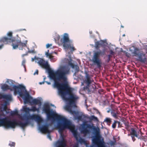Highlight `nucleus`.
<instances>
[{
  "instance_id": "obj_30",
  "label": "nucleus",
  "mask_w": 147,
  "mask_h": 147,
  "mask_svg": "<svg viewBox=\"0 0 147 147\" xmlns=\"http://www.w3.org/2000/svg\"><path fill=\"white\" fill-rule=\"evenodd\" d=\"M115 142L116 141L115 140L114 141L110 140L109 142V143L111 146H112L115 145Z\"/></svg>"
},
{
  "instance_id": "obj_14",
  "label": "nucleus",
  "mask_w": 147,
  "mask_h": 147,
  "mask_svg": "<svg viewBox=\"0 0 147 147\" xmlns=\"http://www.w3.org/2000/svg\"><path fill=\"white\" fill-rule=\"evenodd\" d=\"M4 116V114H0V126H4L7 127L8 119L7 118L1 119V116Z\"/></svg>"
},
{
  "instance_id": "obj_47",
  "label": "nucleus",
  "mask_w": 147,
  "mask_h": 147,
  "mask_svg": "<svg viewBox=\"0 0 147 147\" xmlns=\"http://www.w3.org/2000/svg\"><path fill=\"white\" fill-rule=\"evenodd\" d=\"M45 82V81H43V82H39V84H40L41 85L42 84H44Z\"/></svg>"
},
{
  "instance_id": "obj_20",
  "label": "nucleus",
  "mask_w": 147,
  "mask_h": 147,
  "mask_svg": "<svg viewBox=\"0 0 147 147\" xmlns=\"http://www.w3.org/2000/svg\"><path fill=\"white\" fill-rule=\"evenodd\" d=\"M31 103L35 105L39 104L40 105H41V104L40 100L36 99H33L31 102Z\"/></svg>"
},
{
  "instance_id": "obj_34",
  "label": "nucleus",
  "mask_w": 147,
  "mask_h": 147,
  "mask_svg": "<svg viewBox=\"0 0 147 147\" xmlns=\"http://www.w3.org/2000/svg\"><path fill=\"white\" fill-rule=\"evenodd\" d=\"M30 111L35 112L36 110V108L35 106L32 107L31 109H30Z\"/></svg>"
},
{
  "instance_id": "obj_3",
  "label": "nucleus",
  "mask_w": 147,
  "mask_h": 147,
  "mask_svg": "<svg viewBox=\"0 0 147 147\" xmlns=\"http://www.w3.org/2000/svg\"><path fill=\"white\" fill-rule=\"evenodd\" d=\"M79 129L81 134H86L91 133L92 144L90 147H98L96 144L97 142H98L101 146L104 145L103 139H99L100 137V129L98 127L92 124L88 123L86 121H85L80 125Z\"/></svg>"
},
{
  "instance_id": "obj_31",
  "label": "nucleus",
  "mask_w": 147,
  "mask_h": 147,
  "mask_svg": "<svg viewBox=\"0 0 147 147\" xmlns=\"http://www.w3.org/2000/svg\"><path fill=\"white\" fill-rule=\"evenodd\" d=\"M104 121H105L107 123H110L111 122V120L110 118H106L104 120Z\"/></svg>"
},
{
  "instance_id": "obj_35",
  "label": "nucleus",
  "mask_w": 147,
  "mask_h": 147,
  "mask_svg": "<svg viewBox=\"0 0 147 147\" xmlns=\"http://www.w3.org/2000/svg\"><path fill=\"white\" fill-rule=\"evenodd\" d=\"M99 45H100V42L99 41H97L95 42V47L96 48L98 47Z\"/></svg>"
},
{
  "instance_id": "obj_4",
  "label": "nucleus",
  "mask_w": 147,
  "mask_h": 147,
  "mask_svg": "<svg viewBox=\"0 0 147 147\" xmlns=\"http://www.w3.org/2000/svg\"><path fill=\"white\" fill-rule=\"evenodd\" d=\"M22 120H25L24 122L20 121H17L16 120H11L8 119L7 121V127L14 128L17 125L19 126L22 128H24L26 126L30 123V120H34L38 123L42 122L43 120L42 118L38 115L33 114L32 115H24L21 117Z\"/></svg>"
},
{
  "instance_id": "obj_25",
  "label": "nucleus",
  "mask_w": 147,
  "mask_h": 147,
  "mask_svg": "<svg viewBox=\"0 0 147 147\" xmlns=\"http://www.w3.org/2000/svg\"><path fill=\"white\" fill-rule=\"evenodd\" d=\"M116 123H118V125L119 126V124L120 123V122L117 121H114V123L112 125V127L113 128H115Z\"/></svg>"
},
{
  "instance_id": "obj_11",
  "label": "nucleus",
  "mask_w": 147,
  "mask_h": 147,
  "mask_svg": "<svg viewBox=\"0 0 147 147\" xmlns=\"http://www.w3.org/2000/svg\"><path fill=\"white\" fill-rule=\"evenodd\" d=\"M49 124H45L40 127L39 129L43 133H49L51 132V131L49 129Z\"/></svg>"
},
{
  "instance_id": "obj_32",
  "label": "nucleus",
  "mask_w": 147,
  "mask_h": 147,
  "mask_svg": "<svg viewBox=\"0 0 147 147\" xmlns=\"http://www.w3.org/2000/svg\"><path fill=\"white\" fill-rule=\"evenodd\" d=\"M3 42L1 41V38L0 39V49H1L3 47Z\"/></svg>"
},
{
  "instance_id": "obj_8",
  "label": "nucleus",
  "mask_w": 147,
  "mask_h": 147,
  "mask_svg": "<svg viewBox=\"0 0 147 147\" xmlns=\"http://www.w3.org/2000/svg\"><path fill=\"white\" fill-rule=\"evenodd\" d=\"M106 50L105 49L102 51L100 50L94 51L93 55L91 60L94 65H96L97 68L100 69L102 66V63L100 57L101 55H104L105 53Z\"/></svg>"
},
{
  "instance_id": "obj_52",
  "label": "nucleus",
  "mask_w": 147,
  "mask_h": 147,
  "mask_svg": "<svg viewBox=\"0 0 147 147\" xmlns=\"http://www.w3.org/2000/svg\"><path fill=\"white\" fill-rule=\"evenodd\" d=\"M111 111V109H109V110H108L107 111V113H109Z\"/></svg>"
},
{
  "instance_id": "obj_42",
  "label": "nucleus",
  "mask_w": 147,
  "mask_h": 147,
  "mask_svg": "<svg viewBox=\"0 0 147 147\" xmlns=\"http://www.w3.org/2000/svg\"><path fill=\"white\" fill-rule=\"evenodd\" d=\"M114 53L113 52L112 50H110V54L111 55H113Z\"/></svg>"
},
{
  "instance_id": "obj_38",
  "label": "nucleus",
  "mask_w": 147,
  "mask_h": 147,
  "mask_svg": "<svg viewBox=\"0 0 147 147\" xmlns=\"http://www.w3.org/2000/svg\"><path fill=\"white\" fill-rule=\"evenodd\" d=\"M143 141L145 142H147V137L146 136H144L143 137Z\"/></svg>"
},
{
  "instance_id": "obj_60",
  "label": "nucleus",
  "mask_w": 147,
  "mask_h": 147,
  "mask_svg": "<svg viewBox=\"0 0 147 147\" xmlns=\"http://www.w3.org/2000/svg\"><path fill=\"white\" fill-rule=\"evenodd\" d=\"M121 27H122V28H123V26H121Z\"/></svg>"
},
{
  "instance_id": "obj_5",
  "label": "nucleus",
  "mask_w": 147,
  "mask_h": 147,
  "mask_svg": "<svg viewBox=\"0 0 147 147\" xmlns=\"http://www.w3.org/2000/svg\"><path fill=\"white\" fill-rule=\"evenodd\" d=\"M61 41L63 44L64 49L66 51H70L66 55V58L65 60V63H68L69 65L73 68L74 63H72V59L71 55L73 54L74 47L71 46V42L69 39L68 34L65 33L63 38L61 39Z\"/></svg>"
},
{
  "instance_id": "obj_22",
  "label": "nucleus",
  "mask_w": 147,
  "mask_h": 147,
  "mask_svg": "<svg viewBox=\"0 0 147 147\" xmlns=\"http://www.w3.org/2000/svg\"><path fill=\"white\" fill-rule=\"evenodd\" d=\"M49 50H48L47 52H46L45 53V55L47 57H49L51 60L53 59L54 57L51 54L49 53Z\"/></svg>"
},
{
  "instance_id": "obj_18",
  "label": "nucleus",
  "mask_w": 147,
  "mask_h": 147,
  "mask_svg": "<svg viewBox=\"0 0 147 147\" xmlns=\"http://www.w3.org/2000/svg\"><path fill=\"white\" fill-rule=\"evenodd\" d=\"M120 113V112L117 110H115L114 109L111 110V115L114 118H117V115H119Z\"/></svg>"
},
{
  "instance_id": "obj_58",
  "label": "nucleus",
  "mask_w": 147,
  "mask_h": 147,
  "mask_svg": "<svg viewBox=\"0 0 147 147\" xmlns=\"http://www.w3.org/2000/svg\"><path fill=\"white\" fill-rule=\"evenodd\" d=\"M125 36V34H123V36Z\"/></svg>"
},
{
  "instance_id": "obj_1",
  "label": "nucleus",
  "mask_w": 147,
  "mask_h": 147,
  "mask_svg": "<svg viewBox=\"0 0 147 147\" xmlns=\"http://www.w3.org/2000/svg\"><path fill=\"white\" fill-rule=\"evenodd\" d=\"M38 60V64L42 68L47 70L50 78L54 81V86L58 88L59 94L67 102L65 107V110L74 115V110L72 109L74 107V94L72 93L71 89L67 83L61 84L58 82L61 80L66 81V75L69 72V69L66 70L65 67H63L54 72L50 68L47 61L39 58Z\"/></svg>"
},
{
  "instance_id": "obj_57",
  "label": "nucleus",
  "mask_w": 147,
  "mask_h": 147,
  "mask_svg": "<svg viewBox=\"0 0 147 147\" xmlns=\"http://www.w3.org/2000/svg\"><path fill=\"white\" fill-rule=\"evenodd\" d=\"M84 85L83 83V82H82V83L81 85Z\"/></svg>"
},
{
  "instance_id": "obj_15",
  "label": "nucleus",
  "mask_w": 147,
  "mask_h": 147,
  "mask_svg": "<svg viewBox=\"0 0 147 147\" xmlns=\"http://www.w3.org/2000/svg\"><path fill=\"white\" fill-rule=\"evenodd\" d=\"M23 99L24 103L25 104L31 103V102L30 101V100L32 99V97L29 95V94L28 92H26L25 94V97Z\"/></svg>"
},
{
  "instance_id": "obj_36",
  "label": "nucleus",
  "mask_w": 147,
  "mask_h": 147,
  "mask_svg": "<svg viewBox=\"0 0 147 147\" xmlns=\"http://www.w3.org/2000/svg\"><path fill=\"white\" fill-rule=\"evenodd\" d=\"M80 97L74 94V102L75 103V100H78L79 99Z\"/></svg>"
},
{
  "instance_id": "obj_55",
  "label": "nucleus",
  "mask_w": 147,
  "mask_h": 147,
  "mask_svg": "<svg viewBox=\"0 0 147 147\" xmlns=\"http://www.w3.org/2000/svg\"><path fill=\"white\" fill-rule=\"evenodd\" d=\"M36 111H37L38 112V111H39V108H36Z\"/></svg>"
},
{
  "instance_id": "obj_27",
  "label": "nucleus",
  "mask_w": 147,
  "mask_h": 147,
  "mask_svg": "<svg viewBox=\"0 0 147 147\" xmlns=\"http://www.w3.org/2000/svg\"><path fill=\"white\" fill-rule=\"evenodd\" d=\"M23 111L25 112L26 113H28L30 111V109L28 107H24L23 108Z\"/></svg>"
},
{
  "instance_id": "obj_51",
  "label": "nucleus",
  "mask_w": 147,
  "mask_h": 147,
  "mask_svg": "<svg viewBox=\"0 0 147 147\" xmlns=\"http://www.w3.org/2000/svg\"><path fill=\"white\" fill-rule=\"evenodd\" d=\"M143 137H140V139L141 140H143Z\"/></svg>"
},
{
  "instance_id": "obj_41",
  "label": "nucleus",
  "mask_w": 147,
  "mask_h": 147,
  "mask_svg": "<svg viewBox=\"0 0 147 147\" xmlns=\"http://www.w3.org/2000/svg\"><path fill=\"white\" fill-rule=\"evenodd\" d=\"M52 46V44H48L46 45V47L47 48H49L50 46Z\"/></svg>"
},
{
  "instance_id": "obj_39",
  "label": "nucleus",
  "mask_w": 147,
  "mask_h": 147,
  "mask_svg": "<svg viewBox=\"0 0 147 147\" xmlns=\"http://www.w3.org/2000/svg\"><path fill=\"white\" fill-rule=\"evenodd\" d=\"M28 53H35V52L34 50H28Z\"/></svg>"
},
{
  "instance_id": "obj_33",
  "label": "nucleus",
  "mask_w": 147,
  "mask_h": 147,
  "mask_svg": "<svg viewBox=\"0 0 147 147\" xmlns=\"http://www.w3.org/2000/svg\"><path fill=\"white\" fill-rule=\"evenodd\" d=\"M26 62V61L25 59H24L22 61V65L23 66L24 68H25V69H26V65H25Z\"/></svg>"
},
{
  "instance_id": "obj_49",
  "label": "nucleus",
  "mask_w": 147,
  "mask_h": 147,
  "mask_svg": "<svg viewBox=\"0 0 147 147\" xmlns=\"http://www.w3.org/2000/svg\"><path fill=\"white\" fill-rule=\"evenodd\" d=\"M7 108V106L6 105H5L4 107V110H5Z\"/></svg>"
},
{
  "instance_id": "obj_40",
  "label": "nucleus",
  "mask_w": 147,
  "mask_h": 147,
  "mask_svg": "<svg viewBox=\"0 0 147 147\" xmlns=\"http://www.w3.org/2000/svg\"><path fill=\"white\" fill-rule=\"evenodd\" d=\"M38 58L36 57L35 56L34 58H32V61H33L35 59L38 60Z\"/></svg>"
},
{
  "instance_id": "obj_28",
  "label": "nucleus",
  "mask_w": 147,
  "mask_h": 147,
  "mask_svg": "<svg viewBox=\"0 0 147 147\" xmlns=\"http://www.w3.org/2000/svg\"><path fill=\"white\" fill-rule=\"evenodd\" d=\"M18 111H12L11 113V116L17 115H18Z\"/></svg>"
},
{
  "instance_id": "obj_23",
  "label": "nucleus",
  "mask_w": 147,
  "mask_h": 147,
  "mask_svg": "<svg viewBox=\"0 0 147 147\" xmlns=\"http://www.w3.org/2000/svg\"><path fill=\"white\" fill-rule=\"evenodd\" d=\"M76 64H75L74 62V69H75V73L78 72L79 70V66L77 65V63Z\"/></svg>"
},
{
  "instance_id": "obj_2",
  "label": "nucleus",
  "mask_w": 147,
  "mask_h": 147,
  "mask_svg": "<svg viewBox=\"0 0 147 147\" xmlns=\"http://www.w3.org/2000/svg\"><path fill=\"white\" fill-rule=\"evenodd\" d=\"M43 111L46 114L48 119L53 120L55 119L57 120L62 121V123L59 122L57 123V127L59 129V131L60 134L63 139L57 141L56 144V147H65L66 143L63 138L64 136L63 133V131L66 129H69L70 130L74 135V125L71 122L67 119L60 115H58L55 113L52 110L50 109L49 104L47 103L44 104L43 109Z\"/></svg>"
},
{
  "instance_id": "obj_46",
  "label": "nucleus",
  "mask_w": 147,
  "mask_h": 147,
  "mask_svg": "<svg viewBox=\"0 0 147 147\" xmlns=\"http://www.w3.org/2000/svg\"><path fill=\"white\" fill-rule=\"evenodd\" d=\"M45 82H46L48 85H50L51 84V83L50 82L47 81H45Z\"/></svg>"
},
{
  "instance_id": "obj_44",
  "label": "nucleus",
  "mask_w": 147,
  "mask_h": 147,
  "mask_svg": "<svg viewBox=\"0 0 147 147\" xmlns=\"http://www.w3.org/2000/svg\"><path fill=\"white\" fill-rule=\"evenodd\" d=\"M48 136V138L49 139H50L51 140L52 139H51V136L50 135H48V136Z\"/></svg>"
},
{
  "instance_id": "obj_53",
  "label": "nucleus",
  "mask_w": 147,
  "mask_h": 147,
  "mask_svg": "<svg viewBox=\"0 0 147 147\" xmlns=\"http://www.w3.org/2000/svg\"><path fill=\"white\" fill-rule=\"evenodd\" d=\"M136 138H138V139H140V137H139L138 135H137V137H136Z\"/></svg>"
},
{
  "instance_id": "obj_48",
  "label": "nucleus",
  "mask_w": 147,
  "mask_h": 147,
  "mask_svg": "<svg viewBox=\"0 0 147 147\" xmlns=\"http://www.w3.org/2000/svg\"><path fill=\"white\" fill-rule=\"evenodd\" d=\"M126 55L128 57H129V54L127 52H126Z\"/></svg>"
},
{
  "instance_id": "obj_12",
  "label": "nucleus",
  "mask_w": 147,
  "mask_h": 147,
  "mask_svg": "<svg viewBox=\"0 0 147 147\" xmlns=\"http://www.w3.org/2000/svg\"><path fill=\"white\" fill-rule=\"evenodd\" d=\"M75 126L74 125V138H76V140L78 142L81 144H85L86 145V147H90V146H88L87 144H86V141L84 139L80 137L79 139H78V137L77 136L75 133V132H76V130H75Z\"/></svg>"
},
{
  "instance_id": "obj_16",
  "label": "nucleus",
  "mask_w": 147,
  "mask_h": 147,
  "mask_svg": "<svg viewBox=\"0 0 147 147\" xmlns=\"http://www.w3.org/2000/svg\"><path fill=\"white\" fill-rule=\"evenodd\" d=\"M134 50H132L129 49V51L131 52L133 56L137 57L138 54L140 53L139 51V49L137 47H135L134 46H133Z\"/></svg>"
},
{
  "instance_id": "obj_19",
  "label": "nucleus",
  "mask_w": 147,
  "mask_h": 147,
  "mask_svg": "<svg viewBox=\"0 0 147 147\" xmlns=\"http://www.w3.org/2000/svg\"><path fill=\"white\" fill-rule=\"evenodd\" d=\"M5 99L7 100H10L11 99V96L9 95L0 94V99Z\"/></svg>"
},
{
  "instance_id": "obj_37",
  "label": "nucleus",
  "mask_w": 147,
  "mask_h": 147,
  "mask_svg": "<svg viewBox=\"0 0 147 147\" xmlns=\"http://www.w3.org/2000/svg\"><path fill=\"white\" fill-rule=\"evenodd\" d=\"M15 145V143L13 142H11L9 144V145L10 146H14Z\"/></svg>"
},
{
  "instance_id": "obj_45",
  "label": "nucleus",
  "mask_w": 147,
  "mask_h": 147,
  "mask_svg": "<svg viewBox=\"0 0 147 147\" xmlns=\"http://www.w3.org/2000/svg\"><path fill=\"white\" fill-rule=\"evenodd\" d=\"M110 61V58H108L107 60V63H109Z\"/></svg>"
},
{
  "instance_id": "obj_54",
  "label": "nucleus",
  "mask_w": 147,
  "mask_h": 147,
  "mask_svg": "<svg viewBox=\"0 0 147 147\" xmlns=\"http://www.w3.org/2000/svg\"><path fill=\"white\" fill-rule=\"evenodd\" d=\"M92 31H89V33L90 34H92Z\"/></svg>"
},
{
  "instance_id": "obj_9",
  "label": "nucleus",
  "mask_w": 147,
  "mask_h": 147,
  "mask_svg": "<svg viewBox=\"0 0 147 147\" xmlns=\"http://www.w3.org/2000/svg\"><path fill=\"white\" fill-rule=\"evenodd\" d=\"M74 120L77 119L79 121H83L84 119L88 118L87 115H83V113L80 111V108L74 110Z\"/></svg>"
},
{
  "instance_id": "obj_10",
  "label": "nucleus",
  "mask_w": 147,
  "mask_h": 147,
  "mask_svg": "<svg viewBox=\"0 0 147 147\" xmlns=\"http://www.w3.org/2000/svg\"><path fill=\"white\" fill-rule=\"evenodd\" d=\"M88 71L87 70H85L84 71V74H85V78L86 79L84 80V82L86 84V85L84 88H87L89 85L92 82V81L90 79V76L88 74Z\"/></svg>"
},
{
  "instance_id": "obj_50",
  "label": "nucleus",
  "mask_w": 147,
  "mask_h": 147,
  "mask_svg": "<svg viewBox=\"0 0 147 147\" xmlns=\"http://www.w3.org/2000/svg\"><path fill=\"white\" fill-rule=\"evenodd\" d=\"M111 57V55L110 54L109 55H108V58H110Z\"/></svg>"
},
{
  "instance_id": "obj_29",
  "label": "nucleus",
  "mask_w": 147,
  "mask_h": 147,
  "mask_svg": "<svg viewBox=\"0 0 147 147\" xmlns=\"http://www.w3.org/2000/svg\"><path fill=\"white\" fill-rule=\"evenodd\" d=\"M78 102V100H75V105H74V110L77 109H78L79 108L76 105V104Z\"/></svg>"
},
{
  "instance_id": "obj_61",
  "label": "nucleus",
  "mask_w": 147,
  "mask_h": 147,
  "mask_svg": "<svg viewBox=\"0 0 147 147\" xmlns=\"http://www.w3.org/2000/svg\"><path fill=\"white\" fill-rule=\"evenodd\" d=\"M74 76L75 74V73H74Z\"/></svg>"
},
{
  "instance_id": "obj_59",
  "label": "nucleus",
  "mask_w": 147,
  "mask_h": 147,
  "mask_svg": "<svg viewBox=\"0 0 147 147\" xmlns=\"http://www.w3.org/2000/svg\"><path fill=\"white\" fill-rule=\"evenodd\" d=\"M91 37H93V36H90Z\"/></svg>"
},
{
  "instance_id": "obj_43",
  "label": "nucleus",
  "mask_w": 147,
  "mask_h": 147,
  "mask_svg": "<svg viewBox=\"0 0 147 147\" xmlns=\"http://www.w3.org/2000/svg\"><path fill=\"white\" fill-rule=\"evenodd\" d=\"M38 70H36L35 72L34 73V75H35L36 74L38 75Z\"/></svg>"
},
{
  "instance_id": "obj_62",
  "label": "nucleus",
  "mask_w": 147,
  "mask_h": 147,
  "mask_svg": "<svg viewBox=\"0 0 147 147\" xmlns=\"http://www.w3.org/2000/svg\"><path fill=\"white\" fill-rule=\"evenodd\" d=\"M74 51L75 50V49L74 48Z\"/></svg>"
},
{
  "instance_id": "obj_7",
  "label": "nucleus",
  "mask_w": 147,
  "mask_h": 147,
  "mask_svg": "<svg viewBox=\"0 0 147 147\" xmlns=\"http://www.w3.org/2000/svg\"><path fill=\"white\" fill-rule=\"evenodd\" d=\"M10 86H9L6 84H3L1 87V88L3 91H6L9 90L11 91H14L15 93H18L21 97L24 96V92L25 91H26L25 87L22 84L19 85L18 86L13 85L12 88H11Z\"/></svg>"
},
{
  "instance_id": "obj_24",
  "label": "nucleus",
  "mask_w": 147,
  "mask_h": 147,
  "mask_svg": "<svg viewBox=\"0 0 147 147\" xmlns=\"http://www.w3.org/2000/svg\"><path fill=\"white\" fill-rule=\"evenodd\" d=\"M88 118L90 120H93L95 121H98V120L97 118L94 115L89 117Z\"/></svg>"
},
{
  "instance_id": "obj_13",
  "label": "nucleus",
  "mask_w": 147,
  "mask_h": 147,
  "mask_svg": "<svg viewBox=\"0 0 147 147\" xmlns=\"http://www.w3.org/2000/svg\"><path fill=\"white\" fill-rule=\"evenodd\" d=\"M138 60L142 63H144L146 61V58L145 54L140 53L137 57Z\"/></svg>"
},
{
  "instance_id": "obj_21",
  "label": "nucleus",
  "mask_w": 147,
  "mask_h": 147,
  "mask_svg": "<svg viewBox=\"0 0 147 147\" xmlns=\"http://www.w3.org/2000/svg\"><path fill=\"white\" fill-rule=\"evenodd\" d=\"M100 45L102 46H106L108 44L106 40H101L100 41Z\"/></svg>"
},
{
  "instance_id": "obj_26",
  "label": "nucleus",
  "mask_w": 147,
  "mask_h": 147,
  "mask_svg": "<svg viewBox=\"0 0 147 147\" xmlns=\"http://www.w3.org/2000/svg\"><path fill=\"white\" fill-rule=\"evenodd\" d=\"M89 86H88V88H84V87H85V86H84V87H83V90H84V91H86V90H87V93L88 94H90L91 93V90L89 89Z\"/></svg>"
},
{
  "instance_id": "obj_17",
  "label": "nucleus",
  "mask_w": 147,
  "mask_h": 147,
  "mask_svg": "<svg viewBox=\"0 0 147 147\" xmlns=\"http://www.w3.org/2000/svg\"><path fill=\"white\" fill-rule=\"evenodd\" d=\"M130 135L132 140L134 142L136 140L134 137H137V133L136 131L133 128H131Z\"/></svg>"
},
{
  "instance_id": "obj_56",
  "label": "nucleus",
  "mask_w": 147,
  "mask_h": 147,
  "mask_svg": "<svg viewBox=\"0 0 147 147\" xmlns=\"http://www.w3.org/2000/svg\"><path fill=\"white\" fill-rule=\"evenodd\" d=\"M128 136H131V135H130V134H128Z\"/></svg>"
},
{
  "instance_id": "obj_6",
  "label": "nucleus",
  "mask_w": 147,
  "mask_h": 147,
  "mask_svg": "<svg viewBox=\"0 0 147 147\" xmlns=\"http://www.w3.org/2000/svg\"><path fill=\"white\" fill-rule=\"evenodd\" d=\"M7 35L8 37L6 36L3 37L1 38V41H3L5 44H8L12 42L11 46L13 49H16L19 48L20 50H22L23 47H26L27 42L24 43L22 42L20 38L12 39L13 36L12 32H9Z\"/></svg>"
}]
</instances>
